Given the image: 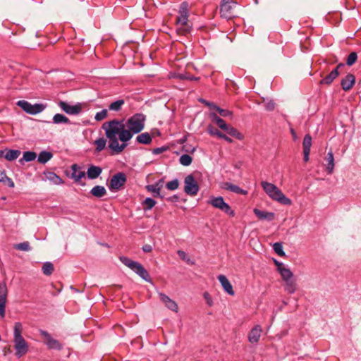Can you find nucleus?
I'll list each match as a JSON object with an SVG mask.
<instances>
[{
  "label": "nucleus",
  "instance_id": "1",
  "mask_svg": "<svg viewBox=\"0 0 361 361\" xmlns=\"http://www.w3.org/2000/svg\"><path fill=\"white\" fill-rule=\"evenodd\" d=\"M146 116L143 114H135L125 121L114 119L102 124L106 137L109 140V148L114 154H119L127 147L134 135L140 133L145 128Z\"/></svg>",
  "mask_w": 361,
  "mask_h": 361
},
{
  "label": "nucleus",
  "instance_id": "2",
  "mask_svg": "<svg viewBox=\"0 0 361 361\" xmlns=\"http://www.w3.org/2000/svg\"><path fill=\"white\" fill-rule=\"evenodd\" d=\"M23 326L20 322H16L13 329V341L15 355L17 357H21L28 351V345L22 336Z\"/></svg>",
  "mask_w": 361,
  "mask_h": 361
},
{
  "label": "nucleus",
  "instance_id": "3",
  "mask_svg": "<svg viewBox=\"0 0 361 361\" xmlns=\"http://www.w3.org/2000/svg\"><path fill=\"white\" fill-rule=\"evenodd\" d=\"M261 185L266 194L272 200L283 205H290L292 204L291 200L287 197L274 184L262 181Z\"/></svg>",
  "mask_w": 361,
  "mask_h": 361
},
{
  "label": "nucleus",
  "instance_id": "4",
  "mask_svg": "<svg viewBox=\"0 0 361 361\" xmlns=\"http://www.w3.org/2000/svg\"><path fill=\"white\" fill-rule=\"evenodd\" d=\"M188 4L183 2L180 4L179 10V16L176 18L177 33L178 35H185L190 30V27L188 24Z\"/></svg>",
  "mask_w": 361,
  "mask_h": 361
},
{
  "label": "nucleus",
  "instance_id": "5",
  "mask_svg": "<svg viewBox=\"0 0 361 361\" xmlns=\"http://www.w3.org/2000/svg\"><path fill=\"white\" fill-rule=\"evenodd\" d=\"M119 259L124 265L133 270L143 280L147 282H151V278L149 273L140 263L123 256L120 257Z\"/></svg>",
  "mask_w": 361,
  "mask_h": 361
},
{
  "label": "nucleus",
  "instance_id": "6",
  "mask_svg": "<svg viewBox=\"0 0 361 361\" xmlns=\"http://www.w3.org/2000/svg\"><path fill=\"white\" fill-rule=\"evenodd\" d=\"M208 204H211L214 208L220 209L229 216L233 217L235 215V211L231 209L229 204H227L221 196L211 197L208 201Z\"/></svg>",
  "mask_w": 361,
  "mask_h": 361
},
{
  "label": "nucleus",
  "instance_id": "7",
  "mask_svg": "<svg viewBox=\"0 0 361 361\" xmlns=\"http://www.w3.org/2000/svg\"><path fill=\"white\" fill-rule=\"evenodd\" d=\"M17 106L20 107L25 113L30 115H36L42 112L47 107L44 104H32L25 100H19L16 103Z\"/></svg>",
  "mask_w": 361,
  "mask_h": 361
},
{
  "label": "nucleus",
  "instance_id": "8",
  "mask_svg": "<svg viewBox=\"0 0 361 361\" xmlns=\"http://www.w3.org/2000/svg\"><path fill=\"white\" fill-rule=\"evenodd\" d=\"M184 191L187 195L195 196L197 194L200 187L192 174L188 175L184 179Z\"/></svg>",
  "mask_w": 361,
  "mask_h": 361
},
{
  "label": "nucleus",
  "instance_id": "9",
  "mask_svg": "<svg viewBox=\"0 0 361 361\" xmlns=\"http://www.w3.org/2000/svg\"><path fill=\"white\" fill-rule=\"evenodd\" d=\"M39 334L44 338L45 344L49 349L60 350L63 348V345L56 339H54L46 331L39 330Z\"/></svg>",
  "mask_w": 361,
  "mask_h": 361
},
{
  "label": "nucleus",
  "instance_id": "10",
  "mask_svg": "<svg viewBox=\"0 0 361 361\" xmlns=\"http://www.w3.org/2000/svg\"><path fill=\"white\" fill-rule=\"evenodd\" d=\"M126 181V175L123 173H118L112 176L109 188L111 190H118L125 184Z\"/></svg>",
  "mask_w": 361,
  "mask_h": 361
},
{
  "label": "nucleus",
  "instance_id": "11",
  "mask_svg": "<svg viewBox=\"0 0 361 361\" xmlns=\"http://www.w3.org/2000/svg\"><path fill=\"white\" fill-rule=\"evenodd\" d=\"M58 105L65 113L69 115H78L82 111V106L80 103L75 105H70L66 102L60 101Z\"/></svg>",
  "mask_w": 361,
  "mask_h": 361
},
{
  "label": "nucleus",
  "instance_id": "12",
  "mask_svg": "<svg viewBox=\"0 0 361 361\" xmlns=\"http://www.w3.org/2000/svg\"><path fill=\"white\" fill-rule=\"evenodd\" d=\"M7 288L4 283H0V316L4 317L7 298Z\"/></svg>",
  "mask_w": 361,
  "mask_h": 361
},
{
  "label": "nucleus",
  "instance_id": "13",
  "mask_svg": "<svg viewBox=\"0 0 361 361\" xmlns=\"http://www.w3.org/2000/svg\"><path fill=\"white\" fill-rule=\"evenodd\" d=\"M262 332V329L259 325H255L248 334L247 338L252 344H256L259 342Z\"/></svg>",
  "mask_w": 361,
  "mask_h": 361
},
{
  "label": "nucleus",
  "instance_id": "14",
  "mask_svg": "<svg viewBox=\"0 0 361 361\" xmlns=\"http://www.w3.org/2000/svg\"><path fill=\"white\" fill-rule=\"evenodd\" d=\"M159 295L160 300L165 305V306L168 309H169L175 312H178V307L177 303L174 300H173L168 295H166L162 293H159Z\"/></svg>",
  "mask_w": 361,
  "mask_h": 361
},
{
  "label": "nucleus",
  "instance_id": "15",
  "mask_svg": "<svg viewBox=\"0 0 361 361\" xmlns=\"http://www.w3.org/2000/svg\"><path fill=\"white\" fill-rule=\"evenodd\" d=\"M71 178L76 183H79L80 180L85 177V173L84 171H81V168L76 164H73L71 166Z\"/></svg>",
  "mask_w": 361,
  "mask_h": 361
},
{
  "label": "nucleus",
  "instance_id": "16",
  "mask_svg": "<svg viewBox=\"0 0 361 361\" xmlns=\"http://www.w3.org/2000/svg\"><path fill=\"white\" fill-rule=\"evenodd\" d=\"M218 279L221 286L223 287L224 291L230 295H234L235 293L233 289V286L230 281L226 278V276L224 275H219L218 276Z\"/></svg>",
  "mask_w": 361,
  "mask_h": 361
},
{
  "label": "nucleus",
  "instance_id": "17",
  "mask_svg": "<svg viewBox=\"0 0 361 361\" xmlns=\"http://www.w3.org/2000/svg\"><path fill=\"white\" fill-rule=\"evenodd\" d=\"M355 82V76L353 74H348L342 79L341 85L343 90H350Z\"/></svg>",
  "mask_w": 361,
  "mask_h": 361
},
{
  "label": "nucleus",
  "instance_id": "18",
  "mask_svg": "<svg viewBox=\"0 0 361 361\" xmlns=\"http://www.w3.org/2000/svg\"><path fill=\"white\" fill-rule=\"evenodd\" d=\"M343 66V63H340L336 68H334L328 75L320 81L322 85H330L338 75V68Z\"/></svg>",
  "mask_w": 361,
  "mask_h": 361
},
{
  "label": "nucleus",
  "instance_id": "19",
  "mask_svg": "<svg viewBox=\"0 0 361 361\" xmlns=\"http://www.w3.org/2000/svg\"><path fill=\"white\" fill-rule=\"evenodd\" d=\"M253 212L260 220H267L270 221L274 220L275 216V214L274 212L262 211L257 208L254 209Z\"/></svg>",
  "mask_w": 361,
  "mask_h": 361
},
{
  "label": "nucleus",
  "instance_id": "20",
  "mask_svg": "<svg viewBox=\"0 0 361 361\" xmlns=\"http://www.w3.org/2000/svg\"><path fill=\"white\" fill-rule=\"evenodd\" d=\"M221 16L225 18L230 19L234 16L233 7L231 4H221L220 6Z\"/></svg>",
  "mask_w": 361,
  "mask_h": 361
},
{
  "label": "nucleus",
  "instance_id": "21",
  "mask_svg": "<svg viewBox=\"0 0 361 361\" xmlns=\"http://www.w3.org/2000/svg\"><path fill=\"white\" fill-rule=\"evenodd\" d=\"M102 172V169L100 166L91 165L87 169V176L89 179L93 180L98 178Z\"/></svg>",
  "mask_w": 361,
  "mask_h": 361
},
{
  "label": "nucleus",
  "instance_id": "22",
  "mask_svg": "<svg viewBox=\"0 0 361 361\" xmlns=\"http://www.w3.org/2000/svg\"><path fill=\"white\" fill-rule=\"evenodd\" d=\"M284 290L289 294H293L297 290V283L293 278L283 281Z\"/></svg>",
  "mask_w": 361,
  "mask_h": 361
},
{
  "label": "nucleus",
  "instance_id": "23",
  "mask_svg": "<svg viewBox=\"0 0 361 361\" xmlns=\"http://www.w3.org/2000/svg\"><path fill=\"white\" fill-rule=\"evenodd\" d=\"M222 188L229 190V191H231V192H233L237 194H243V195L247 194L246 190H244L241 189L240 187H238V185H233L228 182L224 183L222 185Z\"/></svg>",
  "mask_w": 361,
  "mask_h": 361
},
{
  "label": "nucleus",
  "instance_id": "24",
  "mask_svg": "<svg viewBox=\"0 0 361 361\" xmlns=\"http://www.w3.org/2000/svg\"><path fill=\"white\" fill-rule=\"evenodd\" d=\"M90 193L95 197L101 198L106 195V190L104 186L96 185L91 189Z\"/></svg>",
  "mask_w": 361,
  "mask_h": 361
},
{
  "label": "nucleus",
  "instance_id": "25",
  "mask_svg": "<svg viewBox=\"0 0 361 361\" xmlns=\"http://www.w3.org/2000/svg\"><path fill=\"white\" fill-rule=\"evenodd\" d=\"M327 165L326 170L329 174H331L334 169V157L332 151L328 152L326 156Z\"/></svg>",
  "mask_w": 361,
  "mask_h": 361
},
{
  "label": "nucleus",
  "instance_id": "26",
  "mask_svg": "<svg viewBox=\"0 0 361 361\" xmlns=\"http://www.w3.org/2000/svg\"><path fill=\"white\" fill-rule=\"evenodd\" d=\"M209 116L211 120L214 122L221 129L224 130V129L226 128L228 125L222 118L218 116L216 113H210Z\"/></svg>",
  "mask_w": 361,
  "mask_h": 361
},
{
  "label": "nucleus",
  "instance_id": "27",
  "mask_svg": "<svg viewBox=\"0 0 361 361\" xmlns=\"http://www.w3.org/2000/svg\"><path fill=\"white\" fill-rule=\"evenodd\" d=\"M136 141L140 144L148 145L152 141V137L149 133H143L136 137Z\"/></svg>",
  "mask_w": 361,
  "mask_h": 361
},
{
  "label": "nucleus",
  "instance_id": "28",
  "mask_svg": "<svg viewBox=\"0 0 361 361\" xmlns=\"http://www.w3.org/2000/svg\"><path fill=\"white\" fill-rule=\"evenodd\" d=\"M20 154V151L18 149H6L4 158L9 161L16 160Z\"/></svg>",
  "mask_w": 361,
  "mask_h": 361
},
{
  "label": "nucleus",
  "instance_id": "29",
  "mask_svg": "<svg viewBox=\"0 0 361 361\" xmlns=\"http://www.w3.org/2000/svg\"><path fill=\"white\" fill-rule=\"evenodd\" d=\"M52 120H53V123L54 124H62V123L69 124V123H71L69 118L67 116H66L61 114H56L53 116Z\"/></svg>",
  "mask_w": 361,
  "mask_h": 361
},
{
  "label": "nucleus",
  "instance_id": "30",
  "mask_svg": "<svg viewBox=\"0 0 361 361\" xmlns=\"http://www.w3.org/2000/svg\"><path fill=\"white\" fill-rule=\"evenodd\" d=\"M224 130L226 131V133L229 135L235 137V138H237L239 140H242L244 137V136L242 133L238 132L237 129H235V128H233L231 126L228 125L226 128L224 129Z\"/></svg>",
  "mask_w": 361,
  "mask_h": 361
},
{
  "label": "nucleus",
  "instance_id": "31",
  "mask_svg": "<svg viewBox=\"0 0 361 361\" xmlns=\"http://www.w3.org/2000/svg\"><path fill=\"white\" fill-rule=\"evenodd\" d=\"M52 157L53 154L51 152L42 151L39 154L37 157V161L41 164H46L52 158Z\"/></svg>",
  "mask_w": 361,
  "mask_h": 361
},
{
  "label": "nucleus",
  "instance_id": "32",
  "mask_svg": "<svg viewBox=\"0 0 361 361\" xmlns=\"http://www.w3.org/2000/svg\"><path fill=\"white\" fill-rule=\"evenodd\" d=\"M37 157V154L34 152L27 151L23 153V158L19 160L20 164H23L24 161L28 162L35 160Z\"/></svg>",
  "mask_w": 361,
  "mask_h": 361
},
{
  "label": "nucleus",
  "instance_id": "33",
  "mask_svg": "<svg viewBox=\"0 0 361 361\" xmlns=\"http://www.w3.org/2000/svg\"><path fill=\"white\" fill-rule=\"evenodd\" d=\"M145 188L148 192H152L154 197L163 198V196L161 194V190L159 189L154 184L147 185Z\"/></svg>",
  "mask_w": 361,
  "mask_h": 361
},
{
  "label": "nucleus",
  "instance_id": "34",
  "mask_svg": "<svg viewBox=\"0 0 361 361\" xmlns=\"http://www.w3.org/2000/svg\"><path fill=\"white\" fill-rule=\"evenodd\" d=\"M283 281L293 278V272L286 266L279 271Z\"/></svg>",
  "mask_w": 361,
  "mask_h": 361
},
{
  "label": "nucleus",
  "instance_id": "35",
  "mask_svg": "<svg viewBox=\"0 0 361 361\" xmlns=\"http://www.w3.org/2000/svg\"><path fill=\"white\" fill-rule=\"evenodd\" d=\"M124 104H125V101L123 99H118V100L112 102L109 106V109L110 111H118L121 109V107Z\"/></svg>",
  "mask_w": 361,
  "mask_h": 361
},
{
  "label": "nucleus",
  "instance_id": "36",
  "mask_svg": "<svg viewBox=\"0 0 361 361\" xmlns=\"http://www.w3.org/2000/svg\"><path fill=\"white\" fill-rule=\"evenodd\" d=\"M94 144L96 146L95 151L99 152L105 148L106 145V140L104 137H100L99 139H97L94 141Z\"/></svg>",
  "mask_w": 361,
  "mask_h": 361
},
{
  "label": "nucleus",
  "instance_id": "37",
  "mask_svg": "<svg viewBox=\"0 0 361 361\" xmlns=\"http://www.w3.org/2000/svg\"><path fill=\"white\" fill-rule=\"evenodd\" d=\"M157 202L151 198V197H147L144 202H142V204L144 206L145 210H150L152 209L156 204Z\"/></svg>",
  "mask_w": 361,
  "mask_h": 361
},
{
  "label": "nucleus",
  "instance_id": "38",
  "mask_svg": "<svg viewBox=\"0 0 361 361\" xmlns=\"http://www.w3.org/2000/svg\"><path fill=\"white\" fill-rule=\"evenodd\" d=\"M54 269V265L49 262L44 263L42 266L43 274L47 276L51 275L53 273Z\"/></svg>",
  "mask_w": 361,
  "mask_h": 361
},
{
  "label": "nucleus",
  "instance_id": "39",
  "mask_svg": "<svg viewBox=\"0 0 361 361\" xmlns=\"http://www.w3.org/2000/svg\"><path fill=\"white\" fill-rule=\"evenodd\" d=\"M192 158L189 154H183L179 158V162L181 165L188 166L191 164Z\"/></svg>",
  "mask_w": 361,
  "mask_h": 361
},
{
  "label": "nucleus",
  "instance_id": "40",
  "mask_svg": "<svg viewBox=\"0 0 361 361\" xmlns=\"http://www.w3.org/2000/svg\"><path fill=\"white\" fill-rule=\"evenodd\" d=\"M13 247L16 250L21 251H30L31 250V247L30 246V243L27 241H25L18 244L14 245Z\"/></svg>",
  "mask_w": 361,
  "mask_h": 361
},
{
  "label": "nucleus",
  "instance_id": "41",
  "mask_svg": "<svg viewBox=\"0 0 361 361\" xmlns=\"http://www.w3.org/2000/svg\"><path fill=\"white\" fill-rule=\"evenodd\" d=\"M273 249H274V252L280 257H283L286 255V253L283 250V245L281 243L277 242V243H274Z\"/></svg>",
  "mask_w": 361,
  "mask_h": 361
},
{
  "label": "nucleus",
  "instance_id": "42",
  "mask_svg": "<svg viewBox=\"0 0 361 361\" xmlns=\"http://www.w3.org/2000/svg\"><path fill=\"white\" fill-rule=\"evenodd\" d=\"M302 145L303 149L310 150L312 146V137L309 134L305 135Z\"/></svg>",
  "mask_w": 361,
  "mask_h": 361
},
{
  "label": "nucleus",
  "instance_id": "43",
  "mask_svg": "<svg viewBox=\"0 0 361 361\" xmlns=\"http://www.w3.org/2000/svg\"><path fill=\"white\" fill-rule=\"evenodd\" d=\"M179 186V181L178 179H173V180L171 181H169L166 184V188L169 190H175L176 189H178Z\"/></svg>",
  "mask_w": 361,
  "mask_h": 361
},
{
  "label": "nucleus",
  "instance_id": "44",
  "mask_svg": "<svg viewBox=\"0 0 361 361\" xmlns=\"http://www.w3.org/2000/svg\"><path fill=\"white\" fill-rule=\"evenodd\" d=\"M108 116L107 109H103L99 112H97L94 116V119L97 121H101Z\"/></svg>",
  "mask_w": 361,
  "mask_h": 361
},
{
  "label": "nucleus",
  "instance_id": "45",
  "mask_svg": "<svg viewBox=\"0 0 361 361\" xmlns=\"http://www.w3.org/2000/svg\"><path fill=\"white\" fill-rule=\"evenodd\" d=\"M208 133L211 135H214V136H217L218 137H221L222 135L224 133H221L219 130H217L216 128H215L214 126L209 125L208 126Z\"/></svg>",
  "mask_w": 361,
  "mask_h": 361
},
{
  "label": "nucleus",
  "instance_id": "46",
  "mask_svg": "<svg viewBox=\"0 0 361 361\" xmlns=\"http://www.w3.org/2000/svg\"><path fill=\"white\" fill-rule=\"evenodd\" d=\"M357 59V54L355 52H352L349 54L347 58L346 63L348 66L353 65Z\"/></svg>",
  "mask_w": 361,
  "mask_h": 361
},
{
  "label": "nucleus",
  "instance_id": "47",
  "mask_svg": "<svg viewBox=\"0 0 361 361\" xmlns=\"http://www.w3.org/2000/svg\"><path fill=\"white\" fill-rule=\"evenodd\" d=\"M264 107H265L266 110H267L269 111H271L275 108V103L271 99L267 100L264 104Z\"/></svg>",
  "mask_w": 361,
  "mask_h": 361
},
{
  "label": "nucleus",
  "instance_id": "48",
  "mask_svg": "<svg viewBox=\"0 0 361 361\" xmlns=\"http://www.w3.org/2000/svg\"><path fill=\"white\" fill-rule=\"evenodd\" d=\"M216 111L219 112V114L223 116V117H227L232 116V112L226 109H223L218 106Z\"/></svg>",
  "mask_w": 361,
  "mask_h": 361
},
{
  "label": "nucleus",
  "instance_id": "49",
  "mask_svg": "<svg viewBox=\"0 0 361 361\" xmlns=\"http://www.w3.org/2000/svg\"><path fill=\"white\" fill-rule=\"evenodd\" d=\"M51 176H53V178L50 177L49 178L51 179L55 184L56 185H61V184H63V180L59 176H57L56 174L55 173H51Z\"/></svg>",
  "mask_w": 361,
  "mask_h": 361
},
{
  "label": "nucleus",
  "instance_id": "50",
  "mask_svg": "<svg viewBox=\"0 0 361 361\" xmlns=\"http://www.w3.org/2000/svg\"><path fill=\"white\" fill-rule=\"evenodd\" d=\"M183 150L188 153H194L196 150V148L195 147H192L189 145H185L183 146Z\"/></svg>",
  "mask_w": 361,
  "mask_h": 361
},
{
  "label": "nucleus",
  "instance_id": "51",
  "mask_svg": "<svg viewBox=\"0 0 361 361\" xmlns=\"http://www.w3.org/2000/svg\"><path fill=\"white\" fill-rule=\"evenodd\" d=\"M178 256L180 257V258L184 261H186V262H189V258L188 257V255L186 254V252H185L184 251H182V250H178Z\"/></svg>",
  "mask_w": 361,
  "mask_h": 361
},
{
  "label": "nucleus",
  "instance_id": "52",
  "mask_svg": "<svg viewBox=\"0 0 361 361\" xmlns=\"http://www.w3.org/2000/svg\"><path fill=\"white\" fill-rule=\"evenodd\" d=\"M204 298L209 306L213 305V300L208 293L206 292L204 293Z\"/></svg>",
  "mask_w": 361,
  "mask_h": 361
},
{
  "label": "nucleus",
  "instance_id": "53",
  "mask_svg": "<svg viewBox=\"0 0 361 361\" xmlns=\"http://www.w3.org/2000/svg\"><path fill=\"white\" fill-rule=\"evenodd\" d=\"M4 184L7 185L10 188H14V186H15L14 182L12 180L11 178H8V176H6V178L5 179Z\"/></svg>",
  "mask_w": 361,
  "mask_h": 361
},
{
  "label": "nucleus",
  "instance_id": "54",
  "mask_svg": "<svg viewBox=\"0 0 361 361\" xmlns=\"http://www.w3.org/2000/svg\"><path fill=\"white\" fill-rule=\"evenodd\" d=\"M166 148L162 147H157V148H155L152 150V153L154 154H159L162 152H164V151H166Z\"/></svg>",
  "mask_w": 361,
  "mask_h": 361
},
{
  "label": "nucleus",
  "instance_id": "55",
  "mask_svg": "<svg viewBox=\"0 0 361 361\" xmlns=\"http://www.w3.org/2000/svg\"><path fill=\"white\" fill-rule=\"evenodd\" d=\"M164 178H162L161 179H159V180H157L154 185L160 190H161V188H163L164 186Z\"/></svg>",
  "mask_w": 361,
  "mask_h": 361
},
{
  "label": "nucleus",
  "instance_id": "56",
  "mask_svg": "<svg viewBox=\"0 0 361 361\" xmlns=\"http://www.w3.org/2000/svg\"><path fill=\"white\" fill-rule=\"evenodd\" d=\"M6 176L5 171H0V183H5Z\"/></svg>",
  "mask_w": 361,
  "mask_h": 361
},
{
  "label": "nucleus",
  "instance_id": "57",
  "mask_svg": "<svg viewBox=\"0 0 361 361\" xmlns=\"http://www.w3.org/2000/svg\"><path fill=\"white\" fill-rule=\"evenodd\" d=\"M310 150L303 149V154H304V161L305 162L308 161L309 160V156H310Z\"/></svg>",
  "mask_w": 361,
  "mask_h": 361
},
{
  "label": "nucleus",
  "instance_id": "58",
  "mask_svg": "<svg viewBox=\"0 0 361 361\" xmlns=\"http://www.w3.org/2000/svg\"><path fill=\"white\" fill-rule=\"evenodd\" d=\"M152 247L148 244H146V245H143V247H142V250L145 252H149L152 251Z\"/></svg>",
  "mask_w": 361,
  "mask_h": 361
},
{
  "label": "nucleus",
  "instance_id": "59",
  "mask_svg": "<svg viewBox=\"0 0 361 361\" xmlns=\"http://www.w3.org/2000/svg\"><path fill=\"white\" fill-rule=\"evenodd\" d=\"M206 105L208 106L211 109H214L216 111L218 106L212 102H206Z\"/></svg>",
  "mask_w": 361,
  "mask_h": 361
},
{
  "label": "nucleus",
  "instance_id": "60",
  "mask_svg": "<svg viewBox=\"0 0 361 361\" xmlns=\"http://www.w3.org/2000/svg\"><path fill=\"white\" fill-rule=\"evenodd\" d=\"M274 263H275V264L277 266V270H278V271H279V270H280V269H281V268H283V267H285V266H284V264H283V263L279 262V261H277V260H276V259L274 260Z\"/></svg>",
  "mask_w": 361,
  "mask_h": 361
},
{
  "label": "nucleus",
  "instance_id": "61",
  "mask_svg": "<svg viewBox=\"0 0 361 361\" xmlns=\"http://www.w3.org/2000/svg\"><path fill=\"white\" fill-rule=\"evenodd\" d=\"M221 138L224 139L225 141H226L228 143H231L233 142V140L231 137H229L228 136H227L224 134L222 135Z\"/></svg>",
  "mask_w": 361,
  "mask_h": 361
},
{
  "label": "nucleus",
  "instance_id": "62",
  "mask_svg": "<svg viewBox=\"0 0 361 361\" xmlns=\"http://www.w3.org/2000/svg\"><path fill=\"white\" fill-rule=\"evenodd\" d=\"M6 152V149H5L4 150H0V158L4 157Z\"/></svg>",
  "mask_w": 361,
  "mask_h": 361
},
{
  "label": "nucleus",
  "instance_id": "63",
  "mask_svg": "<svg viewBox=\"0 0 361 361\" xmlns=\"http://www.w3.org/2000/svg\"><path fill=\"white\" fill-rule=\"evenodd\" d=\"M221 1H222L221 4H231V0H221Z\"/></svg>",
  "mask_w": 361,
  "mask_h": 361
},
{
  "label": "nucleus",
  "instance_id": "64",
  "mask_svg": "<svg viewBox=\"0 0 361 361\" xmlns=\"http://www.w3.org/2000/svg\"><path fill=\"white\" fill-rule=\"evenodd\" d=\"M198 78H195V77H192L190 78V80H197Z\"/></svg>",
  "mask_w": 361,
  "mask_h": 361
}]
</instances>
